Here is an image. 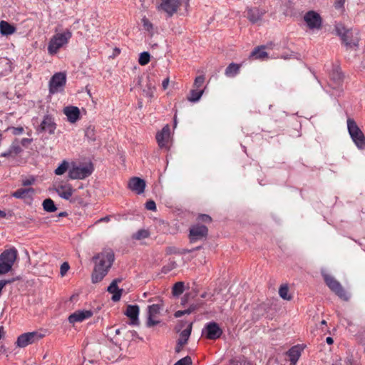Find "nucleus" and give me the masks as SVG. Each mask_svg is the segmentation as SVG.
<instances>
[{"label": "nucleus", "mask_w": 365, "mask_h": 365, "mask_svg": "<svg viewBox=\"0 0 365 365\" xmlns=\"http://www.w3.org/2000/svg\"><path fill=\"white\" fill-rule=\"evenodd\" d=\"M115 256L112 250L106 249L93 257L94 268L91 275L93 283L101 282L108 274L114 262Z\"/></svg>", "instance_id": "nucleus-1"}, {"label": "nucleus", "mask_w": 365, "mask_h": 365, "mask_svg": "<svg viewBox=\"0 0 365 365\" xmlns=\"http://www.w3.org/2000/svg\"><path fill=\"white\" fill-rule=\"evenodd\" d=\"M151 304L146 309V327L151 328L160 324V313L164 308V302L160 297L148 299Z\"/></svg>", "instance_id": "nucleus-2"}, {"label": "nucleus", "mask_w": 365, "mask_h": 365, "mask_svg": "<svg viewBox=\"0 0 365 365\" xmlns=\"http://www.w3.org/2000/svg\"><path fill=\"white\" fill-rule=\"evenodd\" d=\"M190 0H159L155 7L159 12L170 18L177 14L181 7L187 9Z\"/></svg>", "instance_id": "nucleus-3"}, {"label": "nucleus", "mask_w": 365, "mask_h": 365, "mask_svg": "<svg viewBox=\"0 0 365 365\" xmlns=\"http://www.w3.org/2000/svg\"><path fill=\"white\" fill-rule=\"evenodd\" d=\"M71 37L72 33L68 29H66L61 33H56L49 41L48 46V53L51 55L57 53L59 49L68 43Z\"/></svg>", "instance_id": "nucleus-4"}, {"label": "nucleus", "mask_w": 365, "mask_h": 365, "mask_svg": "<svg viewBox=\"0 0 365 365\" xmlns=\"http://www.w3.org/2000/svg\"><path fill=\"white\" fill-rule=\"evenodd\" d=\"M18 250L14 247L6 249L0 255V275L9 272L17 259Z\"/></svg>", "instance_id": "nucleus-5"}, {"label": "nucleus", "mask_w": 365, "mask_h": 365, "mask_svg": "<svg viewBox=\"0 0 365 365\" xmlns=\"http://www.w3.org/2000/svg\"><path fill=\"white\" fill-rule=\"evenodd\" d=\"M93 171L92 163L77 165L72 163L68 171V178L71 180H83L90 176Z\"/></svg>", "instance_id": "nucleus-6"}, {"label": "nucleus", "mask_w": 365, "mask_h": 365, "mask_svg": "<svg viewBox=\"0 0 365 365\" xmlns=\"http://www.w3.org/2000/svg\"><path fill=\"white\" fill-rule=\"evenodd\" d=\"M66 83V74L64 72L56 73L50 79L49 93L55 94L63 91Z\"/></svg>", "instance_id": "nucleus-7"}, {"label": "nucleus", "mask_w": 365, "mask_h": 365, "mask_svg": "<svg viewBox=\"0 0 365 365\" xmlns=\"http://www.w3.org/2000/svg\"><path fill=\"white\" fill-rule=\"evenodd\" d=\"M44 336L43 334L38 331L24 333L18 336L16 345L19 347L24 348L39 341L44 337Z\"/></svg>", "instance_id": "nucleus-8"}, {"label": "nucleus", "mask_w": 365, "mask_h": 365, "mask_svg": "<svg viewBox=\"0 0 365 365\" xmlns=\"http://www.w3.org/2000/svg\"><path fill=\"white\" fill-rule=\"evenodd\" d=\"M347 126L349 133L354 143L359 148L363 149L365 147V140L363 133L358 128L356 123L351 119H348Z\"/></svg>", "instance_id": "nucleus-9"}, {"label": "nucleus", "mask_w": 365, "mask_h": 365, "mask_svg": "<svg viewBox=\"0 0 365 365\" xmlns=\"http://www.w3.org/2000/svg\"><path fill=\"white\" fill-rule=\"evenodd\" d=\"M323 277L327 285L332 292L339 296V297L344 300H347L349 299L347 293L338 281L328 274H323Z\"/></svg>", "instance_id": "nucleus-10"}, {"label": "nucleus", "mask_w": 365, "mask_h": 365, "mask_svg": "<svg viewBox=\"0 0 365 365\" xmlns=\"http://www.w3.org/2000/svg\"><path fill=\"white\" fill-rule=\"evenodd\" d=\"M222 334V330L215 322H210L205 324L202 329V335L207 339L215 340Z\"/></svg>", "instance_id": "nucleus-11"}, {"label": "nucleus", "mask_w": 365, "mask_h": 365, "mask_svg": "<svg viewBox=\"0 0 365 365\" xmlns=\"http://www.w3.org/2000/svg\"><path fill=\"white\" fill-rule=\"evenodd\" d=\"M156 140L160 148L165 150L170 148L171 138L170 130L168 125H165L163 129L156 134Z\"/></svg>", "instance_id": "nucleus-12"}, {"label": "nucleus", "mask_w": 365, "mask_h": 365, "mask_svg": "<svg viewBox=\"0 0 365 365\" xmlns=\"http://www.w3.org/2000/svg\"><path fill=\"white\" fill-rule=\"evenodd\" d=\"M304 20L310 29H319L322 26V18L320 15L314 11L307 12L304 16Z\"/></svg>", "instance_id": "nucleus-13"}, {"label": "nucleus", "mask_w": 365, "mask_h": 365, "mask_svg": "<svg viewBox=\"0 0 365 365\" xmlns=\"http://www.w3.org/2000/svg\"><path fill=\"white\" fill-rule=\"evenodd\" d=\"M92 316L93 312L91 310L79 309L69 315L68 320L71 324H74L76 323L82 322L91 318Z\"/></svg>", "instance_id": "nucleus-14"}, {"label": "nucleus", "mask_w": 365, "mask_h": 365, "mask_svg": "<svg viewBox=\"0 0 365 365\" xmlns=\"http://www.w3.org/2000/svg\"><path fill=\"white\" fill-rule=\"evenodd\" d=\"M207 235V228L205 225H197L190 230V239L195 242L205 237Z\"/></svg>", "instance_id": "nucleus-15"}, {"label": "nucleus", "mask_w": 365, "mask_h": 365, "mask_svg": "<svg viewBox=\"0 0 365 365\" xmlns=\"http://www.w3.org/2000/svg\"><path fill=\"white\" fill-rule=\"evenodd\" d=\"M128 186L130 190L140 195L145 191V182L140 178L133 177L129 180Z\"/></svg>", "instance_id": "nucleus-16"}, {"label": "nucleus", "mask_w": 365, "mask_h": 365, "mask_svg": "<svg viewBox=\"0 0 365 365\" xmlns=\"http://www.w3.org/2000/svg\"><path fill=\"white\" fill-rule=\"evenodd\" d=\"M55 189L58 195L65 200H69L71 197L74 190L71 185L66 182H62L57 185Z\"/></svg>", "instance_id": "nucleus-17"}, {"label": "nucleus", "mask_w": 365, "mask_h": 365, "mask_svg": "<svg viewBox=\"0 0 365 365\" xmlns=\"http://www.w3.org/2000/svg\"><path fill=\"white\" fill-rule=\"evenodd\" d=\"M56 128V125L53 118L50 115L44 116L39 129L41 131L47 132L49 134H53Z\"/></svg>", "instance_id": "nucleus-18"}, {"label": "nucleus", "mask_w": 365, "mask_h": 365, "mask_svg": "<svg viewBox=\"0 0 365 365\" xmlns=\"http://www.w3.org/2000/svg\"><path fill=\"white\" fill-rule=\"evenodd\" d=\"M139 307L138 305H128L125 310V315L130 319L132 325H138L139 324Z\"/></svg>", "instance_id": "nucleus-19"}, {"label": "nucleus", "mask_w": 365, "mask_h": 365, "mask_svg": "<svg viewBox=\"0 0 365 365\" xmlns=\"http://www.w3.org/2000/svg\"><path fill=\"white\" fill-rule=\"evenodd\" d=\"M63 113L66 115L71 123H75L80 118V110L76 106H66L63 108Z\"/></svg>", "instance_id": "nucleus-20"}, {"label": "nucleus", "mask_w": 365, "mask_h": 365, "mask_svg": "<svg viewBox=\"0 0 365 365\" xmlns=\"http://www.w3.org/2000/svg\"><path fill=\"white\" fill-rule=\"evenodd\" d=\"M34 189L32 187L19 188L11 194V196L24 200H31L34 194Z\"/></svg>", "instance_id": "nucleus-21"}, {"label": "nucleus", "mask_w": 365, "mask_h": 365, "mask_svg": "<svg viewBox=\"0 0 365 365\" xmlns=\"http://www.w3.org/2000/svg\"><path fill=\"white\" fill-rule=\"evenodd\" d=\"M192 331V324H189L187 327L182 330L180 334V338L178 341L176 351H180L182 347L187 344Z\"/></svg>", "instance_id": "nucleus-22"}, {"label": "nucleus", "mask_w": 365, "mask_h": 365, "mask_svg": "<svg viewBox=\"0 0 365 365\" xmlns=\"http://www.w3.org/2000/svg\"><path fill=\"white\" fill-rule=\"evenodd\" d=\"M120 282V279H114L108 287V291L113 294L112 299L114 302L119 301L121 297L123 289H119L118 287V282Z\"/></svg>", "instance_id": "nucleus-23"}, {"label": "nucleus", "mask_w": 365, "mask_h": 365, "mask_svg": "<svg viewBox=\"0 0 365 365\" xmlns=\"http://www.w3.org/2000/svg\"><path fill=\"white\" fill-rule=\"evenodd\" d=\"M264 14V11H261L257 8H249L247 10V17L252 23L259 21Z\"/></svg>", "instance_id": "nucleus-24"}, {"label": "nucleus", "mask_w": 365, "mask_h": 365, "mask_svg": "<svg viewBox=\"0 0 365 365\" xmlns=\"http://www.w3.org/2000/svg\"><path fill=\"white\" fill-rule=\"evenodd\" d=\"M303 348L299 346H292L287 352L292 364H295L301 356Z\"/></svg>", "instance_id": "nucleus-25"}, {"label": "nucleus", "mask_w": 365, "mask_h": 365, "mask_svg": "<svg viewBox=\"0 0 365 365\" xmlns=\"http://www.w3.org/2000/svg\"><path fill=\"white\" fill-rule=\"evenodd\" d=\"M16 27L6 21H0V33L3 36H9L16 32Z\"/></svg>", "instance_id": "nucleus-26"}, {"label": "nucleus", "mask_w": 365, "mask_h": 365, "mask_svg": "<svg viewBox=\"0 0 365 365\" xmlns=\"http://www.w3.org/2000/svg\"><path fill=\"white\" fill-rule=\"evenodd\" d=\"M336 31L346 45L351 44L349 38L352 34V31L346 29L343 26H338L336 27Z\"/></svg>", "instance_id": "nucleus-27"}, {"label": "nucleus", "mask_w": 365, "mask_h": 365, "mask_svg": "<svg viewBox=\"0 0 365 365\" xmlns=\"http://www.w3.org/2000/svg\"><path fill=\"white\" fill-rule=\"evenodd\" d=\"M240 68V64L232 63L225 69V74L227 77H234L238 74Z\"/></svg>", "instance_id": "nucleus-28"}, {"label": "nucleus", "mask_w": 365, "mask_h": 365, "mask_svg": "<svg viewBox=\"0 0 365 365\" xmlns=\"http://www.w3.org/2000/svg\"><path fill=\"white\" fill-rule=\"evenodd\" d=\"M251 57L254 58L255 59H260L263 60L267 57V52L264 51V47H257L256 48L250 55Z\"/></svg>", "instance_id": "nucleus-29"}, {"label": "nucleus", "mask_w": 365, "mask_h": 365, "mask_svg": "<svg viewBox=\"0 0 365 365\" xmlns=\"http://www.w3.org/2000/svg\"><path fill=\"white\" fill-rule=\"evenodd\" d=\"M70 167L71 165H69V163L67 160H64L54 170V173L56 175H63L66 172L69 171Z\"/></svg>", "instance_id": "nucleus-30"}, {"label": "nucleus", "mask_w": 365, "mask_h": 365, "mask_svg": "<svg viewBox=\"0 0 365 365\" xmlns=\"http://www.w3.org/2000/svg\"><path fill=\"white\" fill-rule=\"evenodd\" d=\"M204 91L202 89L194 88L190 91V96L188 97V101L190 102H197L202 97Z\"/></svg>", "instance_id": "nucleus-31"}, {"label": "nucleus", "mask_w": 365, "mask_h": 365, "mask_svg": "<svg viewBox=\"0 0 365 365\" xmlns=\"http://www.w3.org/2000/svg\"><path fill=\"white\" fill-rule=\"evenodd\" d=\"M42 205L43 210L48 212H53L57 210V207L54 204V202L50 198L44 200Z\"/></svg>", "instance_id": "nucleus-32"}, {"label": "nucleus", "mask_w": 365, "mask_h": 365, "mask_svg": "<svg viewBox=\"0 0 365 365\" xmlns=\"http://www.w3.org/2000/svg\"><path fill=\"white\" fill-rule=\"evenodd\" d=\"M141 22L144 30L148 31L150 35H153L154 31V26L152 22L146 16H143L142 18Z\"/></svg>", "instance_id": "nucleus-33"}, {"label": "nucleus", "mask_w": 365, "mask_h": 365, "mask_svg": "<svg viewBox=\"0 0 365 365\" xmlns=\"http://www.w3.org/2000/svg\"><path fill=\"white\" fill-rule=\"evenodd\" d=\"M184 283L182 282H176L173 287L172 293L174 296L180 295L184 291Z\"/></svg>", "instance_id": "nucleus-34"}, {"label": "nucleus", "mask_w": 365, "mask_h": 365, "mask_svg": "<svg viewBox=\"0 0 365 365\" xmlns=\"http://www.w3.org/2000/svg\"><path fill=\"white\" fill-rule=\"evenodd\" d=\"M279 296L286 300H290L291 297L289 294V288L287 285H282L279 289Z\"/></svg>", "instance_id": "nucleus-35"}, {"label": "nucleus", "mask_w": 365, "mask_h": 365, "mask_svg": "<svg viewBox=\"0 0 365 365\" xmlns=\"http://www.w3.org/2000/svg\"><path fill=\"white\" fill-rule=\"evenodd\" d=\"M150 58V53L148 52L144 51L140 54L138 63L141 66H145L149 63Z\"/></svg>", "instance_id": "nucleus-36"}, {"label": "nucleus", "mask_w": 365, "mask_h": 365, "mask_svg": "<svg viewBox=\"0 0 365 365\" xmlns=\"http://www.w3.org/2000/svg\"><path fill=\"white\" fill-rule=\"evenodd\" d=\"M85 136L90 140H96V130L94 126L89 125L85 131Z\"/></svg>", "instance_id": "nucleus-37"}, {"label": "nucleus", "mask_w": 365, "mask_h": 365, "mask_svg": "<svg viewBox=\"0 0 365 365\" xmlns=\"http://www.w3.org/2000/svg\"><path fill=\"white\" fill-rule=\"evenodd\" d=\"M149 232L146 230H140L133 235V238L140 240L148 237Z\"/></svg>", "instance_id": "nucleus-38"}, {"label": "nucleus", "mask_w": 365, "mask_h": 365, "mask_svg": "<svg viewBox=\"0 0 365 365\" xmlns=\"http://www.w3.org/2000/svg\"><path fill=\"white\" fill-rule=\"evenodd\" d=\"M0 64L5 66L4 71L11 72L12 71V63L11 61L6 57L0 58Z\"/></svg>", "instance_id": "nucleus-39"}, {"label": "nucleus", "mask_w": 365, "mask_h": 365, "mask_svg": "<svg viewBox=\"0 0 365 365\" xmlns=\"http://www.w3.org/2000/svg\"><path fill=\"white\" fill-rule=\"evenodd\" d=\"M11 150H12L13 153L15 155H17L19 153H21V148L19 145V143L17 140H14L11 145H10Z\"/></svg>", "instance_id": "nucleus-40"}, {"label": "nucleus", "mask_w": 365, "mask_h": 365, "mask_svg": "<svg viewBox=\"0 0 365 365\" xmlns=\"http://www.w3.org/2000/svg\"><path fill=\"white\" fill-rule=\"evenodd\" d=\"M204 82H205L204 76H199L195 78L194 83H193V87L195 88L199 89L200 87L202 86Z\"/></svg>", "instance_id": "nucleus-41"}, {"label": "nucleus", "mask_w": 365, "mask_h": 365, "mask_svg": "<svg viewBox=\"0 0 365 365\" xmlns=\"http://www.w3.org/2000/svg\"><path fill=\"white\" fill-rule=\"evenodd\" d=\"M194 309H195L194 307H190L189 309L183 310V311L179 310V311H177L174 314V316L176 318H179V317H182V316L185 315V314H190Z\"/></svg>", "instance_id": "nucleus-42"}, {"label": "nucleus", "mask_w": 365, "mask_h": 365, "mask_svg": "<svg viewBox=\"0 0 365 365\" xmlns=\"http://www.w3.org/2000/svg\"><path fill=\"white\" fill-rule=\"evenodd\" d=\"M174 365H192V360L190 357L185 356L178 361H177Z\"/></svg>", "instance_id": "nucleus-43"}, {"label": "nucleus", "mask_w": 365, "mask_h": 365, "mask_svg": "<svg viewBox=\"0 0 365 365\" xmlns=\"http://www.w3.org/2000/svg\"><path fill=\"white\" fill-rule=\"evenodd\" d=\"M70 269L69 264L66 262H63L60 267V274L61 277H63L66 274L68 271Z\"/></svg>", "instance_id": "nucleus-44"}, {"label": "nucleus", "mask_w": 365, "mask_h": 365, "mask_svg": "<svg viewBox=\"0 0 365 365\" xmlns=\"http://www.w3.org/2000/svg\"><path fill=\"white\" fill-rule=\"evenodd\" d=\"M344 4L345 0H334V7L336 9L343 11Z\"/></svg>", "instance_id": "nucleus-45"}, {"label": "nucleus", "mask_w": 365, "mask_h": 365, "mask_svg": "<svg viewBox=\"0 0 365 365\" xmlns=\"http://www.w3.org/2000/svg\"><path fill=\"white\" fill-rule=\"evenodd\" d=\"M36 181L34 177H30L29 178L25 179L22 181V185L24 186H29L33 185Z\"/></svg>", "instance_id": "nucleus-46"}, {"label": "nucleus", "mask_w": 365, "mask_h": 365, "mask_svg": "<svg viewBox=\"0 0 365 365\" xmlns=\"http://www.w3.org/2000/svg\"><path fill=\"white\" fill-rule=\"evenodd\" d=\"M145 207L148 210L154 211L156 210L155 202L153 200L148 201L145 204Z\"/></svg>", "instance_id": "nucleus-47"}, {"label": "nucleus", "mask_w": 365, "mask_h": 365, "mask_svg": "<svg viewBox=\"0 0 365 365\" xmlns=\"http://www.w3.org/2000/svg\"><path fill=\"white\" fill-rule=\"evenodd\" d=\"M0 156L3 158H9L14 157L16 155L13 153L12 150H11V148H9L7 150L1 152L0 153Z\"/></svg>", "instance_id": "nucleus-48"}, {"label": "nucleus", "mask_w": 365, "mask_h": 365, "mask_svg": "<svg viewBox=\"0 0 365 365\" xmlns=\"http://www.w3.org/2000/svg\"><path fill=\"white\" fill-rule=\"evenodd\" d=\"M9 129H11L12 130V133L16 135H20L24 132V128L22 127H17V128L12 127V128H10Z\"/></svg>", "instance_id": "nucleus-49"}, {"label": "nucleus", "mask_w": 365, "mask_h": 365, "mask_svg": "<svg viewBox=\"0 0 365 365\" xmlns=\"http://www.w3.org/2000/svg\"><path fill=\"white\" fill-rule=\"evenodd\" d=\"M199 219L203 222H210L211 221V217L207 215H200Z\"/></svg>", "instance_id": "nucleus-50"}, {"label": "nucleus", "mask_w": 365, "mask_h": 365, "mask_svg": "<svg viewBox=\"0 0 365 365\" xmlns=\"http://www.w3.org/2000/svg\"><path fill=\"white\" fill-rule=\"evenodd\" d=\"M169 82H170V79H169V78H165V79L163 81L162 86H163V90L167 89V88H168V85H169Z\"/></svg>", "instance_id": "nucleus-51"}, {"label": "nucleus", "mask_w": 365, "mask_h": 365, "mask_svg": "<svg viewBox=\"0 0 365 365\" xmlns=\"http://www.w3.org/2000/svg\"><path fill=\"white\" fill-rule=\"evenodd\" d=\"M110 217L109 216H106V217L99 219L98 220L96 221V223L97 224V223H100V222H108L110 221Z\"/></svg>", "instance_id": "nucleus-52"}, {"label": "nucleus", "mask_w": 365, "mask_h": 365, "mask_svg": "<svg viewBox=\"0 0 365 365\" xmlns=\"http://www.w3.org/2000/svg\"><path fill=\"white\" fill-rule=\"evenodd\" d=\"M31 142V139L29 138H23L21 140V144L23 145H26V143H30Z\"/></svg>", "instance_id": "nucleus-53"}, {"label": "nucleus", "mask_w": 365, "mask_h": 365, "mask_svg": "<svg viewBox=\"0 0 365 365\" xmlns=\"http://www.w3.org/2000/svg\"><path fill=\"white\" fill-rule=\"evenodd\" d=\"M5 332L3 327H0V340L4 336Z\"/></svg>", "instance_id": "nucleus-54"}, {"label": "nucleus", "mask_w": 365, "mask_h": 365, "mask_svg": "<svg viewBox=\"0 0 365 365\" xmlns=\"http://www.w3.org/2000/svg\"><path fill=\"white\" fill-rule=\"evenodd\" d=\"M326 341H327V343L328 344H333V342H334V340H333V339H332L331 337L328 336V337H327V339H326Z\"/></svg>", "instance_id": "nucleus-55"}, {"label": "nucleus", "mask_w": 365, "mask_h": 365, "mask_svg": "<svg viewBox=\"0 0 365 365\" xmlns=\"http://www.w3.org/2000/svg\"><path fill=\"white\" fill-rule=\"evenodd\" d=\"M6 217V212L3 210H0V217Z\"/></svg>", "instance_id": "nucleus-56"}, {"label": "nucleus", "mask_w": 365, "mask_h": 365, "mask_svg": "<svg viewBox=\"0 0 365 365\" xmlns=\"http://www.w3.org/2000/svg\"><path fill=\"white\" fill-rule=\"evenodd\" d=\"M66 215V212H61L59 214V216H65Z\"/></svg>", "instance_id": "nucleus-57"}, {"label": "nucleus", "mask_w": 365, "mask_h": 365, "mask_svg": "<svg viewBox=\"0 0 365 365\" xmlns=\"http://www.w3.org/2000/svg\"><path fill=\"white\" fill-rule=\"evenodd\" d=\"M322 324H326V321H325V320H323V321L322 322Z\"/></svg>", "instance_id": "nucleus-58"}, {"label": "nucleus", "mask_w": 365, "mask_h": 365, "mask_svg": "<svg viewBox=\"0 0 365 365\" xmlns=\"http://www.w3.org/2000/svg\"><path fill=\"white\" fill-rule=\"evenodd\" d=\"M152 96H153L152 93H149L150 97H152Z\"/></svg>", "instance_id": "nucleus-59"}]
</instances>
